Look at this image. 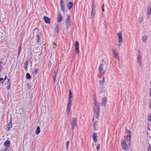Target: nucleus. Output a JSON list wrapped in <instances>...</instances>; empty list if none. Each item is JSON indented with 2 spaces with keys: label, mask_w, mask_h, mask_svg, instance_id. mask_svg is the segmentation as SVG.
<instances>
[{
  "label": "nucleus",
  "mask_w": 151,
  "mask_h": 151,
  "mask_svg": "<svg viewBox=\"0 0 151 151\" xmlns=\"http://www.w3.org/2000/svg\"><path fill=\"white\" fill-rule=\"evenodd\" d=\"M94 106L93 107L94 112V117L98 119L101 104L97 102L96 99H94Z\"/></svg>",
  "instance_id": "f257e3e1"
},
{
  "label": "nucleus",
  "mask_w": 151,
  "mask_h": 151,
  "mask_svg": "<svg viewBox=\"0 0 151 151\" xmlns=\"http://www.w3.org/2000/svg\"><path fill=\"white\" fill-rule=\"evenodd\" d=\"M117 35L118 37L119 46V47L121 45L123 42V39L122 37V33L121 32L117 33Z\"/></svg>",
  "instance_id": "f03ea898"
},
{
  "label": "nucleus",
  "mask_w": 151,
  "mask_h": 151,
  "mask_svg": "<svg viewBox=\"0 0 151 151\" xmlns=\"http://www.w3.org/2000/svg\"><path fill=\"white\" fill-rule=\"evenodd\" d=\"M76 119L75 118H73L71 123V126L73 130L75 128L76 126Z\"/></svg>",
  "instance_id": "7ed1b4c3"
},
{
  "label": "nucleus",
  "mask_w": 151,
  "mask_h": 151,
  "mask_svg": "<svg viewBox=\"0 0 151 151\" xmlns=\"http://www.w3.org/2000/svg\"><path fill=\"white\" fill-rule=\"evenodd\" d=\"M75 51L77 54L79 53L80 51L79 49V43L78 41H76L75 43Z\"/></svg>",
  "instance_id": "20e7f679"
},
{
  "label": "nucleus",
  "mask_w": 151,
  "mask_h": 151,
  "mask_svg": "<svg viewBox=\"0 0 151 151\" xmlns=\"http://www.w3.org/2000/svg\"><path fill=\"white\" fill-rule=\"evenodd\" d=\"M104 65L103 64L100 65L99 68V71L101 73H104L106 70V69L104 68Z\"/></svg>",
  "instance_id": "39448f33"
},
{
  "label": "nucleus",
  "mask_w": 151,
  "mask_h": 151,
  "mask_svg": "<svg viewBox=\"0 0 151 151\" xmlns=\"http://www.w3.org/2000/svg\"><path fill=\"white\" fill-rule=\"evenodd\" d=\"M121 145L124 149L126 150L127 149L128 147L127 146L126 142L124 140H123L121 141Z\"/></svg>",
  "instance_id": "423d86ee"
},
{
  "label": "nucleus",
  "mask_w": 151,
  "mask_h": 151,
  "mask_svg": "<svg viewBox=\"0 0 151 151\" xmlns=\"http://www.w3.org/2000/svg\"><path fill=\"white\" fill-rule=\"evenodd\" d=\"M60 4L61 10L63 12H64L65 6L64 5L63 0H60Z\"/></svg>",
  "instance_id": "0eeeda50"
},
{
  "label": "nucleus",
  "mask_w": 151,
  "mask_h": 151,
  "mask_svg": "<svg viewBox=\"0 0 151 151\" xmlns=\"http://www.w3.org/2000/svg\"><path fill=\"white\" fill-rule=\"evenodd\" d=\"M10 144V141L9 140H6L4 142V146L6 147L5 149L6 151L8 150V147L9 146Z\"/></svg>",
  "instance_id": "6e6552de"
},
{
  "label": "nucleus",
  "mask_w": 151,
  "mask_h": 151,
  "mask_svg": "<svg viewBox=\"0 0 151 151\" xmlns=\"http://www.w3.org/2000/svg\"><path fill=\"white\" fill-rule=\"evenodd\" d=\"M102 105L103 106H104V107L105 106L107 102V98L106 97H104L102 99Z\"/></svg>",
  "instance_id": "1a4fd4ad"
},
{
  "label": "nucleus",
  "mask_w": 151,
  "mask_h": 151,
  "mask_svg": "<svg viewBox=\"0 0 151 151\" xmlns=\"http://www.w3.org/2000/svg\"><path fill=\"white\" fill-rule=\"evenodd\" d=\"M62 19V16L60 13H58V17L57 18V21L58 22H60L61 21Z\"/></svg>",
  "instance_id": "9d476101"
},
{
  "label": "nucleus",
  "mask_w": 151,
  "mask_h": 151,
  "mask_svg": "<svg viewBox=\"0 0 151 151\" xmlns=\"http://www.w3.org/2000/svg\"><path fill=\"white\" fill-rule=\"evenodd\" d=\"M98 136L96 134V133H95L93 134L92 135V138L94 142L96 143L97 142V138Z\"/></svg>",
  "instance_id": "9b49d317"
},
{
  "label": "nucleus",
  "mask_w": 151,
  "mask_h": 151,
  "mask_svg": "<svg viewBox=\"0 0 151 151\" xmlns=\"http://www.w3.org/2000/svg\"><path fill=\"white\" fill-rule=\"evenodd\" d=\"M127 136L128 137V140L129 142L130 143L131 142V132L129 131H128Z\"/></svg>",
  "instance_id": "f8f14e48"
},
{
  "label": "nucleus",
  "mask_w": 151,
  "mask_h": 151,
  "mask_svg": "<svg viewBox=\"0 0 151 151\" xmlns=\"http://www.w3.org/2000/svg\"><path fill=\"white\" fill-rule=\"evenodd\" d=\"M137 62L139 64V65L141 66L142 65V63L141 62L142 58L141 56L139 55H138L137 57Z\"/></svg>",
  "instance_id": "ddd939ff"
},
{
  "label": "nucleus",
  "mask_w": 151,
  "mask_h": 151,
  "mask_svg": "<svg viewBox=\"0 0 151 151\" xmlns=\"http://www.w3.org/2000/svg\"><path fill=\"white\" fill-rule=\"evenodd\" d=\"M45 22L47 24H50V19L49 18L46 16H44L43 17Z\"/></svg>",
  "instance_id": "4468645a"
},
{
  "label": "nucleus",
  "mask_w": 151,
  "mask_h": 151,
  "mask_svg": "<svg viewBox=\"0 0 151 151\" xmlns=\"http://www.w3.org/2000/svg\"><path fill=\"white\" fill-rule=\"evenodd\" d=\"M6 84L7 85L6 87V88L7 89L9 90L10 89V80L9 79H8L7 81L6 82Z\"/></svg>",
  "instance_id": "2eb2a0df"
},
{
  "label": "nucleus",
  "mask_w": 151,
  "mask_h": 151,
  "mask_svg": "<svg viewBox=\"0 0 151 151\" xmlns=\"http://www.w3.org/2000/svg\"><path fill=\"white\" fill-rule=\"evenodd\" d=\"M73 96L72 93L71 92V90L69 91V101H72L71 99L72 98Z\"/></svg>",
  "instance_id": "dca6fc26"
},
{
  "label": "nucleus",
  "mask_w": 151,
  "mask_h": 151,
  "mask_svg": "<svg viewBox=\"0 0 151 151\" xmlns=\"http://www.w3.org/2000/svg\"><path fill=\"white\" fill-rule=\"evenodd\" d=\"M113 54L114 55L115 58H114L116 59H119V57L117 55V54L116 51L114 50H113Z\"/></svg>",
  "instance_id": "f3484780"
},
{
  "label": "nucleus",
  "mask_w": 151,
  "mask_h": 151,
  "mask_svg": "<svg viewBox=\"0 0 151 151\" xmlns=\"http://www.w3.org/2000/svg\"><path fill=\"white\" fill-rule=\"evenodd\" d=\"M147 13L148 15V16L149 15L151 16V1L150 3V7L148 8Z\"/></svg>",
  "instance_id": "a211bd4d"
},
{
  "label": "nucleus",
  "mask_w": 151,
  "mask_h": 151,
  "mask_svg": "<svg viewBox=\"0 0 151 151\" xmlns=\"http://www.w3.org/2000/svg\"><path fill=\"white\" fill-rule=\"evenodd\" d=\"M67 6L68 9H70L73 6V3L72 2H69L67 4Z\"/></svg>",
  "instance_id": "6ab92c4d"
},
{
  "label": "nucleus",
  "mask_w": 151,
  "mask_h": 151,
  "mask_svg": "<svg viewBox=\"0 0 151 151\" xmlns=\"http://www.w3.org/2000/svg\"><path fill=\"white\" fill-rule=\"evenodd\" d=\"M12 127V124L9 123L7 124V126L6 127V129L7 131L9 130Z\"/></svg>",
  "instance_id": "aec40b11"
},
{
  "label": "nucleus",
  "mask_w": 151,
  "mask_h": 151,
  "mask_svg": "<svg viewBox=\"0 0 151 151\" xmlns=\"http://www.w3.org/2000/svg\"><path fill=\"white\" fill-rule=\"evenodd\" d=\"M40 132V127L37 126V127L36 130L35 131V134H38Z\"/></svg>",
  "instance_id": "412c9836"
},
{
  "label": "nucleus",
  "mask_w": 151,
  "mask_h": 151,
  "mask_svg": "<svg viewBox=\"0 0 151 151\" xmlns=\"http://www.w3.org/2000/svg\"><path fill=\"white\" fill-rule=\"evenodd\" d=\"M72 103V101H69L67 107V110H70L71 106V103Z\"/></svg>",
  "instance_id": "4be33fe9"
},
{
  "label": "nucleus",
  "mask_w": 151,
  "mask_h": 151,
  "mask_svg": "<svg viewBox=\"0 0 151 151\" xmlns=\"http://www.w3.org/2000/svg\"><path fill=\"white\" fill-rule=\"evenodd\" d=\"M66 24L67 26L68 27H69L71 25L69 18H68L66 20Z\"/></svg>",
  "instance_id": "5701e85b"
},
{
  "label": "nucleus",
  "mask_w": 151,
  "mask_h": 151,
  "mask_svg": "<svg viewBox=\"0 0 151 151\" xmlns=\"http://www.w3.org/2000/svg\"><path fill=\"white\" fill-rule=\"evenodd\" d=\"M95 11L94 10H92V12H91V18H93L95 16Z\"/></svg>",
  "instance_id": "b1692460"
},
{
  "label": "nucleus",
  "mask_w": 151,
  "mask_h": 151,
  "mask_svg": "<svg viewBox=\"0 0 151 151\" xmlns=\"http://www.w3.org/2000/svg\"><path fill=\"white\" fill-rule=\"evenodd\" d=\"M91 7H92V10H93H93L95 11V9L96 8V5L94 4V1H93Z\"/></svg>",
  "instance_id": "393cba45"
},
{
  "label": "nucleus",
  "mask_w": 151,
  "mask_h": 151,
  "mask_svg": "<svg viewBox=\"0 0 151 151\" xmlns=\"http://www.w3.org/2000/svg\"><path fill=\"white\" fill-rule=\"evenodd\" d=\"M59 26L58 24H56L55 27V30L56 32H58L59 30Z\"/></svg>",
  "instance_id": "a878e982"
},
{
  "label": "nucleus",
  "mask_w": 151,
  "mask_h": 151,
  "mask_svg": "<svg viewBox=\"0 0 151 151\" xmlns=\"http://www.w3.org/2000/svg\"><path fill=\"white\" fill-rule=\"evenodd\" d=\"M105 79L104 77H103V78L102 80L99 81V83L101 85H102L104 82Z\"/></svg>",
  "instance_id": "bb28decb"
},
{
  "label": "nucleus",
  "mask_w": 151,
  "mask_h": 151,
  "mask_svg": "<svg viewBox=\"0 0 151 151\" xmlns=\"http://www.w3.org/2000/svg\"><path fill=\"white\" fill-rule=\"evenodd\" d=\"M28 63V61H27L24 63V67L25 70H26L27 68Z\"/></svg>",
  "instance_id": "cd10ccee"
},
{
  "label": "nucleus",
  "mask_w": 151,
  "mask_h": 151,
  "mask_svg": "<svg viewBox=\"0 0 151 151\" xmlns=\"http://www.w3.org/2000/svg\"><path fill=\"white\" fill-rule=\"evenodd\" d=\"M26 78L27 79H30L31 78V76L29 73H27L26 74Z\"/></svg>",
  "instance_id": "c85d7f7f"
},
{
  "label": "nucleus",
  "mask_w": 151,
  "mask_h": 151,
  "mask_svg": "<svg viewBox=\"0 0 151 151\" xmlns=\"http://www.w3.org/2000/svg\"><path fill=\"white\" fill-rule=\"evenodd\" d=\"M148 37L147 36H144L142 38V41L144 42H145L147 40Z\"/></svg>",
  "instance_id": "c756f323"
},
{
  "label": "nucleus",
  "mask_w": 151,
  "mask_h": 151,
  "mask_svg": "<svg viewBox=\"0 0 151 151\" xmlns=\"http://www.w3.org/2000/svg\"><path fill=\"white\" fill-rule=\"evenodd\" d=\"M22 49V44H21L19 46V50L18 51V56H19V55L20 51Z\"/></svg>",
  "instance_id": "7c9ffc66"
},
{
  "label": "nucleus",
  "mask_w": 151,
  "mask_h": 151,
  "mask_svg": "<svg viewBox=\"0 0 151 151\" xmlns=\"http://www.w3.org/2000/svg\"><path fill=\"white\" fill-rule=\"evenodd\" d=\"M3 63L1 61H0V72H1V70L2 68Z\"/></svg>",
  "instance_id": "2f4dec72"
},
{
  "label": "nucleus",
  "mask_w": 151,
  "mask_h": 151,
  "mask_svg": "<svg viewBox=\"0 0 151 151\" xmlns=\"http://www.w3.org/2000/svg\"><path fill=\"white\" fill-rule=\"evenodd\" d=\"M97 122L95 121L94 122L93 124V127L94 129H95L96 127L97 126Z\"/></svg>",
  "instance_id": "473e14b6"
},
{
  "label": "nucleus",
  "mask_w": 151,
  "mask_h": 151,
  "mask_svg": "<svg viewBox=\"0 0 151 151\" xmlns=\"http://www.w3.org/2000/svg\"><path fill=\"white\" fill-rule=\"evenodd\" d=\"M36 38L37 42H39V40L40 39V37L39 35L38 34L37 35Z\"/></svg>",
  "instance_id": "72a5a7b5"
},
{
  "label": "nucleus",
  "mask_w": 151,
  "mask_h": 151,
  "mask_svg": "<svg viewBox=\"0 0 151 151\" xmlns=\"http://www.w3.org/2000/svg\"><path fill=\"white\" fill-rule=\"evenodd\" d=\"M4 80L3 78H0V82L2 83L3 84L4 82Z\"/></svg>",
  "instance_id": "f704fd0d"
},
{
  "label": "nucleus",
  "mask_w": 151,
  "mask_h": 151,
  "mask_svg": "<svg viewBox=\"0 0 151 151\" xmlns=\"http://www.w3.org/2000/svg\"><path fill=\"white\" fill-rule=\"evenodd\" d=\"M68 115H69L71 114V112L70 110H67Z\"/></svg>",
  "instance_id": "c9c22d12"
},
{
  "label": "nucleus",
  "mask_w": 151,
  "mask_h": 151,
  "mask_svg": "<svg viewBox=\"0 0 151 151\" xmlns=\"http://www.w3.org/2000/svg\"><path fill=\"white\" fill-rule=\"evenodd\" d=\"M143 17H140L139 19V22H142L143 21Z\"/></svg>",
  "instance_id": "e433bc0d"
},
{
  "label": "nucleus",
  "mask_w": 151,
  "mask_h": 151,
  "mask_svg": "<svg viewBox=\"0 0 151 151\" xmlns=\"http://www.w3.org/2000/svg\"><path fill=\"white\" fill-rule=\"evenodd\" d=\"M52 47L54 48H55L56 47V44L54 42H53L52 43Z\"/></svg>",
  "instance_id": "4c0bfd02"
},
{
  "label": "nucleus",
  "mask_w": 151,
  "mask_h": 151,
  "mask_svg": "<svg viewBox=\"0 0 151 151\" xmlns=\"http://www.w3.org/2000/svg\"><path fill=\"white\" fill-rule=\"evenodd\" d=\"M148 151H151V145H150L148 147Z\"/></svg>",
  "instance_id": "58836bf2"
},
{
  "label": "nucleus",
  "mask_w": 151,
  "mask_h": 151,
  "mask_svg": "<svg viewBox=\"0 0 151 151\" xmlns=\"http://www.w3.org/2000/svg\"><path fill=\"white\" fill-rule=\"evenodd\" d=\"M69 142L68 141H67L66 142V149L67 150L68 149V147L69 146Z\"/></svg>",
  "instance_id": "ea45409f"
},
{
  "label": "nucleus",
  "mask_w": 151,
  "mask_h": 151,
  "mask_svg": "<svg viewBox=\"0 0 151 151\" xmlns=\"http://www.w3.org/2000/svg\"><path fill=\"white\" fill-rule=\"evenodd\" d=\"M149 107L150 109H151V100H150L149 101Z\"/></svg>",
  "instance_id": "a19ab883"
},
{
  "label": "nucleus",
  "mask_w": 151,
  "mask_h": 151,
  "mask_svg": "<svg viewBox=\"0 0 151 151\" xmlns=\"http://www.w3.org/2000/svg\"><path fill=\"white\" fill-rule=\"evenodd\" d=\"M104 4H103V5L102 6V10L103 12H104Z\"/></svg>",
  "instance_id": "79ce46f5"
},
{
  "label": "nucleus",
  "mask_w": 151,
  "mask_h": 151,
  "mask_svg": "<svg viewBox=\"0 0 151 151\" xmlns=\"http://www.w3.org/2000/svg\"><path fill=\"white\" fill-rule=\"evenodd\" d=\"M148 119V121L151 122V115L149 116Z\"/></svg>",
  "instance_id": "37998d69"
},
{
  "label": "nucleus",
  "mask_w": 151,
  "mask_h": 151,
  "mask_svg": "<svg viewBox=\"0 0 151 151\" xmlns=\"http://www.w3.org/2000/svg\"><path fill=\"white\" fill-rule=\"evenodd\" d=\"M57 74H58V72L57 71L55 72V75H54V77H56V76H57Z\"/></svg>",
  "instance_id": "c03bdc74"
},
{
  "label": "nucleus",
  "mask_w": 151,
  "mask_h": 151,
  "mask_svg": "<svg viewBox=\"0 0 151 151\" xmlns=\"http://www.w3.org/2000/svg\"><path fill=\"white\" fill-rule=\"evenodd\" d=\"M12 115H11L10 119V121L9 122V123H12Z\"/></svg>",
  "instance_id": "a18cd8bd"
},
{
  "label": "nucleus",
  "mask_w": 151,
  "mask_h": 151,
  "mask_svg": "<svg viewBox=\"0 0 151 151\" xmlns=\"http://www.w3.org/2000/svg\"><path fill=\"white\" fill-rule=\"evenodd\" d=\"M100 144H99L96 147V150H98L99 148Z\"/></svg>",
  "instance_id": "49530a36"
},
{
  "label": "nucleus",
  "mask_w": 151,
  "mask_h": 151,
  "mask_svg": "<svg viewBox=\"0 0 151 151\" xmlns=\"http://www.w3.org/2000/svg\"><path fill=\"white\" fill-rule=\"evenodd\" d=\"M38 70L37 69H36L35 72H34L33 73L35 74V75H36L37 73Z\"/></svg>",
  "instance_id": "de8ad7c7"
},
{
  "label": "nucleus",
  "mask_w": 151,
  "mask_h": 151,
  "mask_svg": "<svg viewBox=\"0 0 151 151\" xmlns=\"http://www.w3.org/2000/svg\"><path fill=\"white\" fill-rule=\"evenodd\" d=\"M56 77H54V79H53V80H54V82L55 83V81H56Z\"/></svg>",
  "instance_id": "09e8293b"
},
{
  "label": "nucleus",
  "mask_w": 151,
  "mask_h": 151,
  "mask_svg": "<svg viewBox=\"0 0 151 151\" xmlns=\"http://www.w3.org/2000/svg\"><path fill=\"white\" fill-rule=\"evenodd\" d=\"M49 64H50V61H49ZM51 65H50V64H49L48 65V67H51Z\"/></svg>",
  "instance_id": "8fccbe9b"
},
{
  "label": "nucleus",
  "mask_w": 151,
  "mask_h": 151,
  "mask_svg": "<svg viewBox=\"0 0 151 151\" xmlns=\"http://www.w3.org/2000/svg\"><path fill=\"white\" fill-rule=\"evenodd\" d=\"M6 78H7V76H5V78L4 79V80H6Z\"/></svg>",
  "instance_id": "3c124183"
},
{
  "label": "nucleus",
  "mask_w": 151,
  "mask_h": 151,
  "mask_svg": "<svg viewBox=\"0 0 151 151\" xmlns=\"http://www.w3.org/2000/svg\"><path fill=\"white\" fill-rule=\"evenodd\" d=\"M150 96H151V90H150Z\"/></svg>",
  "instance_id": "603ef678"
},
{
  "label": "nucleus",
  "mask_w": 151,
  "mask_h": 151,
  "mask_svg": "<svg viewBox=\"0 0 151 151\" xmlns=\"http://www.w3.org/2000/svg\"><path fill=\"white\" fill-rule=\"evenodd\" d=\"M93 147H94V145H93Z\"/></svg>",
  "instance_id": "864d4df0"
},
{
  "label": "nucleus",
  "mask_w": 151,
  "mask_h": 151,
  "mask_svg": "<svg viewBox=\"0 0 151 151\" xmlns=\"http://www.w3.org/2000/svg\"><path fill=\"white\" fill-rule=\"evenodd\" d=\"M94 118H93V121L94 120Z\"/></svg>",
  "instance_id": "5fc2aeb1"
},
{
  "label": "nucleus",
  "mask_w": 151,
  "mask_h": 151,
  "mask_svg": "<svg viewBox=\"0 0 151 151\" xmlns=\"http://www.w3.org/2000/svg\"><path fill=\"white\" fill-rule=\"evenodd\" d=\"M3 151H6V150H3Z\"/></svg>",
  "instance_id": "6e6d98bb"
}]
</instances>
